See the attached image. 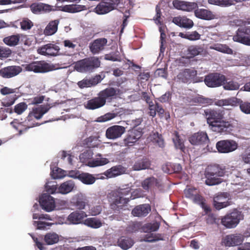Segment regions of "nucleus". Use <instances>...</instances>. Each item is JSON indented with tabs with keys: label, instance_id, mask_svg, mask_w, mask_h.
Returning <instances> with one entry per match:
<instances>
[{
	"label": "nucleus",
	"instance_id": "nucleus-1",
	"mask_svg": "<svg viewBox=\"0 0 250 250\" xmlns=\"http://www.w3.org/2000/svg\"><path fill=\"white\" fill-rule=\"evenodd\" d=\"M203 115L207 124L213 131L222 134H230L233 131V125L230 122L224 120L223 111L208 108L204 110Z\"/></svg>",
	"mask_w": 250,
	"mask_h": 250
},
{
	"label": "nucleus",
	"instance_id": "nucleus-2",
	"mask_svg": "<svg viewBox=\"0 0 250 250\" xmlns=\"http://www.w3.org/2000/svg\"><path fill=\"white\" fill-rule=\"evenodd\" d=\"M119 89L112 87H107L100 91L97 97L88 100L84 104V107L90 110H95L103 107L106 102H111L115 99L119 93Z\"/></svg>",
	"mask_w": 250,
	"mask_h": 250
},
{
	"label": "nucleus",
	"instance_id": "nucleus-3",
	"mask_svg": "<svg viewBox=\"0 0 250 250\" xmlns=\"http://www.w3.org/2000/svg\"><path fill=\"white\" fill-rule=\"evenodd\" d=\"M132 190V186L125 185L113 191L110 195V208L114 211H119L126 206L130 201L129 198L124 196L128 195Z\"/></svg>",
	"mask_w": 250,
	"mask_h": 250
},
{
	"label": "nucleus",
	"instance_id": "nucleus-4",
	"mask_svg": "<svg viewBox=\"0 0 250 250\" xmlns=\"http://www.w3.org/2000/svg\"><path fill=\"white\" fill-rule=\"evenodd\" d=\"M226 172L225 166L218 164H211L207 167L205 171V184L209 186L218 185L222 182L221 177Z\"/></svg>",
	"mask_w": 250,
	"mask_h": 250
},
{
	"label": "nucleus",
	"instance_id": "nucleus-5",
	"mask_svg": "<svg viewBox=\"0 0 250 250\" xmlns=\"http://www.w3.org/2000/svg\"><path fill=\"white\" fill-rule=\"evenodd\" d=\"M239 26L233 36V40L247 46H250V21L242 20H237L235 22Z\"/></svg>",
	"mask_w": 250,
	"mask_h": 250
},
{
	"label": "nucleus",
	"instance_id": "nucleus-6",
	"mask_svg": "<svg viewBox=\"0 0 250 250\" xmlns=\"http://www.w3.org/2000/svg\"><path fill=\"white\" fill-rule=\"evenodd\" d=\"M101 62L97 57L86 58L77 61L74 65V68L81 73L93 72L100 67Z\"/></svg>",
	"mask_w": 250,
	"mask_h": 250
},
{
	"label": "nucleus",
	"instance_id": "nucleus-7",
	"mask_svg": "<svg viewBox=\"0 0 250 250\" xmlns=\"http://www.w3.org/2000/svg\"><path fill=\"white\" fill-rule=\"evenodd\" d=\"M242 218L243 215L241 212L236 209H234L231 212L226 214L221 219V223L227 228H234L237 226L240 220L242 219Z\"/></svg>",
	"mask_w": 250,
	"mask_h": 250
},
{
	"label": "nucleus",
	"instance_id": "nucleus-8",
	"mask_svg": "<svg viewBox=\"0 0 250 250\" xmlns=\"http://www.w3.org/2000/svg\"><path fill=\"white\" fill-rule=\"evenodd\" d=\"M54 66L44 61L33 62L25 65V69L35 73H46L54 70Z\"/></svg>",
	"mask_w": 250,
	"mask_h": 250
},
{
	"label": "nucleus",
	"instance_id": "nucleus-9",
	"mask_svg": "<svg viewBox=\"0 0 250 250\" xmlns=\"http://www.w3.org/2000/svg\"><path fill=\"white\" fill-rule=\"evenodd\" d=\"M120 2V0H105L96 6L94 11L99 15L106 14L115 9Z\"/></svg>",
	"mask_w": 250,
	"mask_h": 250
},
{
	"label": "nucleus",
	"instance_id": "nucleus-10",
	"mask_svg": "<svg viewBox=\"0 0 250 250\" xmlns=\"http://www.w3.org/2000/svg\"><path fill=\"white\" fill-rule=\"evenodd\" d=\"M226 80V77L223 74L218 73H212L205 77L204 82L208 86L215 87L223 85Z\"/></svg>",
	"mask_w": 250,
	"mask_h": 250
},
{
	"label": "nucleus",
	"instance_id": "nucleus-11",
	"mask_svg": "<svg viewBox=\"0 0 250 250\" xmlns=\"http://www.w3.org/2000/svg\"><path fill=\"white\" fill-rule=\"evenodd\" d=\"M216 147L219 152L228 153L235 150L238 147V144L232 140H223L218 141Z\"/></svg>",
	"mask_w": 250,
	"mask_h": 250
},
{
	"label": "nucleus",
	"instance_id": "nucleus-12",
	"mask_svg": "<svg viewBox=\"0 0 250 250\" xmlns=\"http://www.w3.org/2000/svg\"><path fill=\"white\" fill-rule=\"evenodd\" d=\"M244 235L240 233L230 234L226 235L222 240V244L226 247H233L242 244L244 240Z\"/></svg>",
	"mask_w": 250,
	"mask_h": 250
},
{
	"label": "nucleus",
	"instance_id": "nucleus-13",
	"mask_svg": "<svg viewBox=\"0 0 250 250\" xmlns=\"http://www.w3.org/2000/svg\"><path fill=\"white\" fill-rule=\"evenodd\" d=\"M197 74L196 70L192 68H186L181 70L177 75V81L183 83H190L194 80Z\"/></svg>",
	"mask_w": 250,
	"mask_h": 250
},
{
	"label": "nucleus",
	"instance_id": "nucleus-14",
	"mask_svg": "<svg viewBox=\"0 0 250 250\" xmlns=\"http://www.w3.org/2000/svg\"><path fill=\"white\" fill-rule=\"evenodd\" d=\"M142 135V132L138 129H132L128 130L124 139L125 146H134Z\"/></svg>",
	"mask_w": 250,
	"mask_h": 250
},
{
	"label": "nucleus",
	"instance_id": "nucleus-15",
	"mask_svg": "<svg viewBox=\"0 0 250 250\" xmlns=\"http://www.w3.org/2000/svg\"><path fill=\"white\" fill-rule=\"evenodd\" d=\"M107 44V40L105 38L95 39L89 43V50L93 55L98 54L104 50Z\"/></svg>",
	"mask_w": 250,
	"mask_h": 250
},
{
	"label": "nucleus",
	"instance_id": "nucleus-16",
	"mask_svg": "<svg viewBox=\"0 0 250 250\" xmlns=\"http://www.w3.org/2000/svg\"><path fill=\"white\" fill-rule=\"evenodd\" d=\"M125 128L121 125H114L107 128L105 136L108 139L115 140L120 138L125 132Z\"/></svg>",
	"mask_w": 250,
	"mask_h": 250
},
{
	"label": "nucleus",
	"instance_id": "nucleus-17",
	"mask_svg": "<svg viewBox=\"0 0 250 250\" xmlns=\"http://www.w3.org/2000/svg\"><path fill=\"white\" fill-rule=\"evenodd\" d=\"M39 202L42 208L47 212L53 210L56 207L54 198L49 194H42Z\"/></svg>",
	"mask_w": 250,
	"mask_h": 250
},
{
	"label": "nucleus",
	"instance_id": "nucleus-18",
	"mask_svg": "<svg viewBox=\"0 0 250 250\" xmlns=\"http://www.w3.org/2000/svg\"><path fill=\"white\" fill-rule=\"evenodd\" d=\"M22 71L20 66L11 65L0 69V76L3 78H11L19 74Z\"/></svg>",
	"mask_w": 250,
	"mask_h": 250
},
{
	"label": "nucleus",
	"instance_id": "nucleus-19",
	"mask_svg": "<svg viewBox=\"0 0 250 250\" xmlns=\"http://www.w3.org/2000/svg\"><path fill=\"white\" fill-rule=\"evenodd\" d=\"M60 49L59 46L52 43H48L39 48L38 51L42 55L56 56L59 55Z\"/></svg>",
	"mask_w": 250,
	"mask_h": 250
},
{
	"label": "nucleus",
	"instance_id": "nucleus-20",
	"mask_svg": "<svg viewBox=\"0 0 250 250\" xmlns=\"http://www.w3.org/2000/svg\"><path fill=\"white\" fill-rule=\"evenodd\" d=\"M190 143L194 145H206L209 140L206 133L203 132L194 133L189 138Z\"/></svg>",
	"mask_w": 250,
	"mask_h": 250
},
{
	"label": "nucleus",
	"instance_id": "nucleus-21",
	"mask_svg": "<svg viewBox=\"0 0 250 250\" xmlns=\"http://www.w3.org/2000/svg\"><path fill=\"white\" fill-rule=\"evenodd\" d=\"M172 3L175 8L188 12L195 10L198 7L197 4L195 2L174 0Z\"/></svg>",
	"mask_w": 250,
	"mask_h": 250
},
{
	"label": "nucleus",
	"instance_id": "nucleus-22",
	"mask_svg": "<svg viewBox=\"0 0 250 250\" xmlns=\"http://www.w3.org/2000/svg\"><path fill=\"white\" fill-rule=\"evenodd\" d=\"M196 17L204 20H211L216 19V15L209 10L196 8L194 11Z\"/></svg>",
	"mask_w": 250,
	"mask_h": 250
},
{
	"label": "nucleus",
	"instance_id": "nucleus-23",
	"mask_svg": "<svg viewBox=\"0 0 250 250\" xmlns=\"http://www.w3.org/2000/svg\"><path fill=\"white\" fill-rule=\"evenodd\" d=\"M126 168L122 165H117L106 170L104 174L108 178L115 177L126 173Z\"/></svg>",
	"mask_w": 250,
	"mask_h": 250
},
{
	"label": "nucleus",
	"instance_id": "nucleus-24",
	"mask_svg": "<svg viewBox=\"0 0 250 250\" xmlns=\"http://www.w3.org/2000/svg\"><path fill=\"white\" fill-rule=\"evenodd\" d=\"M87 216L86 213L82 210H76L71 212L67 217L70 224L77 225L82 223L83 219Z\"/></svg>",
	"mask_w": 250,
	"mask_h": 250
},
{
	"label": "nucleus",
	"instance_id": "nucleus-25",
	"mask_svg": "<svg viewBox=\"0 0 250 250\" xmlns=\"http://www.w3.org/2000/svg\"><path fill=\"white\" fill-rule=\"evenodd\" d=\"M151 211V207L148 204H144L136 206L131 213L136 217H145Z\"/></svg>",
	"mask_w": 250,
	"mask_h": 250
},
{
	"label": "nucleus",
	"instance_id": "nucleus-26",
	"mask_svg": "<svg viewBox=\"0 0 250 250\" xmlns=\"http://www.w3.org/2000/svg\"><path fill=\"white\" fill-rule=\"evenodd\" d=\"M172 22L177 25L187 29L192 28L194 25L193 21L186 16H178L173 18Z\"/></svg>",
	"mask_w": 250,
	"mask_h": 250
},
{
	"label": "nucleus",
	"instance_id": "nucleus-27",
	"mask_svg": "<svg viewBox=\"0 0 250 250\" xmlns=\"http://www.w3.org/2000/svg\"><path fill=\"white\" fill-rule=\"evenodd\" d=\"M141 186L146 191L148 192L150 189L155 187L159 188L161 185L156 178L154 177H150L142 181Z\"/></svg>",
	"mask_w": 250,
	"mask_h": 250
},
{
	"label": "nucleus",
	"instance_id": "nucleus-28",
	"mask_svg": "<svg viewBox=\"0 0 250 250\" xmlns=\"http://www.w3.org/2000/svg\"><path fill=\"white\" fill-rule=\"evenodd\" d=\"M118 246L124 250H127L131 248L134 244V241L131 238L122 236L118 240Z\"/></svg>",
	"mask_w": 250,
	"mask_h": 250
},
{
	"label": "nucleus",
	"instance_id": "nucleus-29",
	"mask_svg": "<svg viewBox=\"0 0 250 250\" xmlns=\"http://www.w3.org/2000/svg\"><path fill=\"white\" fill-rule=\"evenodd\" d=\"M20 34H16L4 37L2 41L5 44L10 47H15L20 43Z\"/></svg>",
	"mask_w": 250,
	"mask_h": 250
},
{
	"label": "nucleus",
	"instance_id": "nucleus-30",
	"mask_svg": "<svg viewBox=\"0 0 250 250\" xmlns=\"http://www.w3.org/2000/svg\"><path fill=\"white\" fill-rule=\"evenodd\" d=\"M59 22V20H55L50 21L44 30V34L47 36L54 34L57 31Z\"/></svg>",
	"mask_w": 250,
	"mask_h": 250
},
{
	"label": "nucleus",
	"instance_id": "nucleus-31",
	"mask_svg": "<svg viewBox=\"0 0 250 250\" xmlns=\"http://www.w3.org/2000/svg\"><path fill=\"white\" fill-rule=\"evenodd\" d=\"M75 184L72 181H67L62 183L58 188L59 192L62 194H67L74 188Z\"/></svg>",
	"mask_w": 250,
	"mask_h": 250
},
{
	"label": "nucleus",
	"instance_id": "nucleus-32",
	"mask_svg": "<svg viewBox=\"0 0 250 250\" xmlns=\"http://www.w3.org/2000/svg\"><path fill=\"white\" fill-rule=\"evenodd\" d=\"M84 224L93 229H98L102 226L103 223L101 219L96 217H91L84 220Z\"/></svg>",
	"mask_w": 250,
	"mask_h": 250
},
{
	"label": "nucleus",
	"instance_id": "nucleus-33",
	"mask_svg": "<svg viewBox=\"0 0 250 250\" xmlns=\"http://www.w3.org/2000/svg\"><path fill=\"white\" fill-rule=\"evenodd\" d=\"M79 176V180L85 185H92L96 181L95 177L88 173H82Z\"/></svg>",
	"mask_w": 250,
	"mask_h": 250
},
{
	"label": "nucleus",
	"instance_id": "nucleus-34",
	"mask_svg": "<svg viewBox=\"0 0 250 250\" xmlns=\"http://www.w3.org/2000/svg\"><path fill=\"white\" fill-rule=\"evenodd\" d=\"M49 108L45 106L41 105L40 106L34 108L32 114L33 116L37 120L41 119L42 116L47 113Z\"/></svg>",
	"mask_w": 250,
	"mask_h": 250
},
{
	"label": "nucleus",
	"instance_id": "nucleus-35",
	"mask_svg": "<svg viewBox=\"0 0 250 250\" xmlns=\"http://www.w3.org/2000/svg\"><path fill=\"white\" fill-rule=\"evenodd\" d=\"M19 21L21 29L24 31L30 30L34 26L33 22L27 18H23L15 21V22L17 23Z\"/></svg>",
	"mask_w": 250,
	"mask_h": 250
},
{
	"label": "nucleus",
	"instance_id": "nucleus-36",
	"mask_svg": "<svg viewBox=\"0 0 250 250\" xmlns=\"http://www.w3.org/2000/svg\"><path fill=\"white\" fill-rule=\"evenodd\" d=\"M59 240V236L55 233H47L44 238V240L47 245H53L57 243Z\"/></svg>",
	"mask_w": 250,
	"mask_h": 250
},
{
	"label": "nucleus",
	"instance_id": "nucleus-37",
	"mask_svg": "<svg viewBox=\"0 0 250 250\" xmlns=\"http://www.w3.org/2000/svg\"><path fill=\"white\" fill-rule=\"evenodd\" d=\"M109 162L108 159L105 158H97L88 162V166L90 167L102 166Z\"/></svg>",
	"mask_w": 250,
	"mask_h": 250
},
{
	"label": "nucleus",
	"instance_id": "nucleus-38",
	"mask_svg": "<svg viewBox=\"0 0 250 250\" xmlns=\"http://www.w3.org/2000/svg\"><path fill=\"white\" fill-rule=\"evenodd\" d=\"M150 164L149 162L146 160H138L135 163L133 166L132 169L134 170H140L145 169L149 167Z\"/></svg>",
	"mask_w": 250,
	"mask_h": 250
},
{
	"label": "nucleus",
	"instance_id": "nucleus-39",
	"mask_svg": "<svg viewBox=\"0 0 250 250\" xmlns=\"http://www.w3.org/2000/svg\"><path fill=\"white\" fill-rule=\"evenodd\" d=\"M173 141L177 149H179L181 151L185 152V146L184 144V141L180 138L178 132H176L175 134V136L173 138Z\"/></svg>",
	"mask_w": 250,
	"mask_h": 250
},
{
	"label": "nucleus",
	"instance_id": "nucleus-40",
	"mask_svg": "<svg viewBox=\"0 0 250 250\" xmlns=\"http://www.w3.org/2000/svg\"><path fill=\"white\" fill-rule=\"evenodd\" d=\"M18 96L16 94L6 96L3 99L2 104L6 107L10 106L14 104Z\"/></svg>",
	"mask_w": 250,
	"mask_h": 250
},
{
	"label": "nucleus",
	"instance_id": "nucleus-41",
	"mask_svg": "<svg viewBox=\"0 0 250 250\" xmlns=\"http://www.w3.org/2000/svg\"><path fill=\"white\" fill-rule=\"evenodd\" d=\"M83 10L82 6L80 5H67L63 7V10L68 13H77Z\"/></svg>",
	"mask_w": 250,
	"mask_h": 250
},
{
	"label": "nucleus",
	"instance_id": "nucleus-42",
	"mask_svg": "<svg viewBox=\"0 0 250 250\" xmlns=\"http://www.w3.org/2000/svg\"><path fill=\"white\" fill-rule=\"evenodd\" d=\"M208 2L210 4L220 6H228L233 4L231 0H208Z\"/></svg>",
	"mask_w": 250,
	"mask_h": 250
},
{
	"label": "nucleus",
	"instance_id": "nucleus-43",
	"mask_svg": "<svg viewBox=\"0 0 250 250\" xmlns=\"http://www.w3.org/2000/svg\"><path fill=\"white\" fill-rule=\"evenodd\" d=\"M145 241L148 242H153L158 240H163L162 235L160 234H153L148 233L146 234L144 238Z\"/></svg>",
	"mask_w": 250,
	"mask_h": 250
},
{
	"label": "nucleus",
	"instance_id": "nucleus-44",
	"mask_svg": "<svg viewBox=\"0 0 250 250\" xmlns=\"http://www.w3.org/2000/svg\"><path fill=\"white\" fill-rule=\"evenodd\" d=\"M83 144L88 148L94 147L98 145L97 139L95 137L90 136L84 140Z\"/></svg>",
	"mask_w": 250,
	"mask_h": 250
},
{
	"label": "nucleus",
	"instance_id": "nucleus-45",
	"mask_svg": "<svg viewBox=\"0 0 250 250\" xmlns=\"http://www.w3.org/2000/svg\"><path fill=\"white\" fill-rule=\"evenodd\" d=\"M224 88L228 90H236L239 88L240 85L236 82L233 81H230L223 84Z\"/></svg>",
	"mask_w": 250,
	"mask_h": 250
},
{
	"label": "nucleus",
	"instance_id": "nucleus-46",
	"mask_svg": "<svg viewBox=\"0 0 250 250\" xmlns=\"http://www.w3.org/2000/svg\"><path fill=\"white\" fill-rule=\"evenodd\" d=\"M145 192V190H144L141 188H137L134 190L131 193L130 200L136 198L145 197L146 196Z\"/></svg>",
	"mask_w": 250,
	"mask_h": 250
},
{
	"label": "nucleus",
	"instance_id": "nucleus-47",
	"mask_svg": "<svg viewBox=\"0 0 250 250\" xmlns=\"http://www.w3.org/2000/svg\"><path fill=\"white\" fill-rule=\"evenodd\" d=\"M202 51V48L198 46H191L188 48V54L190 55V57L198 55Z\"/></svg>",
	"mask_w": 250,
	"mask_h": 250
},
{
	"label": "nucleus",
	"instance_id": "nucleus-48",
	"mask_svg": "<svg viewBox=\"0 0 250 250\" xmlns=\"http://www.w3.org/2000/svg\"><path fill=\"white\" fill-rule=\"evenodd\" d=\"M48 5L43 3H35L31 5V8L32 11L35 13L37 14L43 11L46 7Z\"/></svg>",
	"mask_w": 250,
	"mask_h": 250
},
{
	"label": "nucleus",
	"instance_id": "nucleus-49",
	"mask_svg": "<svg viewBox=\"0 0 250 250\" xmlns=\"http://www.w3.org/2000/svg\"><path fill=\"white\" fill-rule=\"evenodd\" d=\"M215 49L222 53L231 54L232 50L226 44H219L215 47Z\"/></svg>",
	"mask_w": 250,
	"mask_h": 250
},
{
	"label": "nucleus",
	"instance_id": "nucleus-50",
	"mask_svg": "<svg viewBox=\"0 0 250 250\" xmlns=\"http://www.w3.org/2000/svg\"><path fill=\"white\" fill-rule=\"evenodd\" d=\"M231 205V202L227 200L226 202H219L213 200V205L217 210H220L222 208H226Z\"/></svg>",
	"mask_w": 250,
	"mask_h": 250
},
{
	"label": "nucleus",
	"instance_id": "nucleus-51",
	"mask_svg": "<svg viewBox=\"0 0 250 250\" xmlns=\"http://www.w3.org/2000/svg\"><path fill=\"white\" fill-rule=\"evenodd\" d=\"M185 196L191 200L198 193L197 188H187L184 190Z\"/></svg>",
	"mask_w": 250,
	"mask_h": 250
},
{
	"label": "nucleus",
	"instance_id": "nucleus-52",
	"mask_svg": "<svg viewBox=\"0 0 250 250\" xmlns=\"http://www.w3.org/2000/svg\"><path fill=\"white\" fill-rule=\"evenodd\" d=\"M12 54L11 50L8 48L0 46V59L7 58Z\"/></svg>",
	"mask_w": 250,
	"mask_h": 250
},
{
	"label": "nucleus",
	"instance_id": "nucleus-53",
	"mask_svg": "<svg viewBox=\"0 0 250 250\" xmlns=\"http://www.w3.org/2000/svg\"><path fill=\"white\" fill-rule=\"evenodd\" d=\"M10 124L14 128L19 131V135L22 134L23 132L26 131L30 128V127H27L22 128V125L21 124L17 123L15 120L11 122Z\"/></svg>",
	"mask_w": 250,
	"mask_h": 250
},
{
	"label": "nucleus",
	"instance_id": "nucleus-54",
	"mask_svg": "<svg viewBox=\"0 0 250 250\" xmlns=\"http://www.w3.org/2000/svg\"><path fill=\"white\" fill-rule=\"evenodd\" d=\"M151 140L154 142L158 144V145L161 147L164 146V140L161 138V135H159L158 133H154L152 136H151Z\"/></svg>",
	"mask_w": 250,
	"mask_h": 250
},
{
	"label": "nucleus",
	"instance_id": "nucleus-55",
	"mask_svg": "<svg viewBox=\"0 0 250 250\" xmlns=\"http://www.w3.org/2000/svg\"><path fill=\"white\" fill-rule=\"evenodd\" d=\"M229 193L223 192L214 197L213 200L219 202H226L227 200H229Z\"/></svg>",
	"mask_w": 250,
	"mask_h": 250
},
{
	"label": "nucleus",
	"instance_id": "nucleus-56",
	"mask_svg": "<svg viewBox=\"0 0 250 250\" xmlns=\"http://www.w3.org/2000/svg\"><path fill=\"white\" fill-rule=\"evenodd\" d=\"M27 108V104L24 103H21L17 104L14 108V111L18 114H21Z\"/></svg>",
	"mask_w": 250,
	"mask_h": 250
},
{
	"label": "nucleus",
	"instance_id": "nucleus-57",
	"mask_svg": "<svg viewBox=\"0 0 250 250\" xmlns=\"http://www.w3.org/2000/svg\"><path fill=\"white\" fill-rule=\"evenodd\" d=\"M117 116V113L108 112L99 118L100 122H106L114 119Z\"/></svg>",
	"mask_w": 250,
	"mask_h": 250
},
{
	"label": "nucleus",
	"instance_id": "nucleus-58",
	"mask_svg": "<svg viewBox=\"0 0 250 250\" xmlns=\"http://www.w3.org/2000/svg\"><path fill=\"white\" fill-rule=\"evenodd\" d=\"M155 10L156 13L155 17L153 18V20H154L156 24L161 25L163 22L161 21L162 13L161 11V9L160 7L158 5H157L156 6Z\"/></svg>",
	"mask_w": 250,
	"mask_h": 250
},
{
	"label": "nucleus",
	"instance_id": "nucleus-59",
	"mask_svg": "<svg viewBox=\"0 0 250 250\" xmlns=\"http://www.w3.org/2000/svg\"><path fill=\"white\" fill-rule=\"evenodd\" d=\"M240 108L245 114H250V103L241 101L240 103Z\"/></svg>",
	"mask_w": 250,
	"mask_h": 250
},
{
	"label": "nucleus",
	"instance_id": "nucleus-60",
	"mask_svg": "<svg viewBox=\"0 0 250 250\" xmlns=\"http://www.w3.org/2000/svg\"><path fill=\"white\" fill-rule=\"evenodd\" d=\"M219 219L215 217L213 214H208L206 218V222L208 224L212 225L218 224Z\"/></svg>",
	"mask_w": 250,
	"mask_h": 250
},
{
	"label": "nucleus",
	"instance_id": "nucleus-61",
	"mask_svg": "<svg viewBox=\"0 0 250 250\" xmlns=\"http://www.w3.org/2000/svg\"><path fill=\"white\" fill-rule=\"evenodd\" d=\"M157 106V103L154 104L153 102H150V103L148 104V109L149 110L148 114L150 116L154 117L156 116Z\"/></svg>",
	"mask_w": 250,
	"mask_h": 250
},
{
	"label": "nucleus",
	"instance_id": "nucleus-62",
	"mask_svg": "<svg viewBox=\"0 0 250 250\" xmlns=\"http://www.w3.org/2000/svg\"><path fill=\"white\" fill-rule=\"evenodd\" d=\"M77 84L81 88L89 87L92 86L90 80L88 79H83V80L78 82Z\"/></svg>",
	"mask_w": 250,
	"mask_h": 250
},
{
	"label": "nucleus",
	"instance_id": "nucleus-63",
	"mask_svg": "<svg viewBox=\"0 0 250 250\" xmlns=\"http://www.w3.org/2000/svg\"><path fill=\"white\" fill-rule=\"evenodd\" d=\"M187 39L190 41H196L200 39L201 35L196 31L188 33Z\"/></svg>",
	"mask_w": 250,
	"mask_h": 250
},
{
	"label": "nucleus",
	"instance_id": "nucleus-64",
	"mask_svg": "<svg viewBox=\"0 0 250 250\" xmlns=\"http://www.w3.org/2000/svg\"><path fill=\"white\" fill-rule=\"evenodd\" d=\"M62 170L61 168L56 167L55 169H53L51 172L52 177L54 179L61 178L63 177V175L62 173Z\"/></svg>",
	"mask_w": 250,
	"mask_h": 250
}]
</instances>
